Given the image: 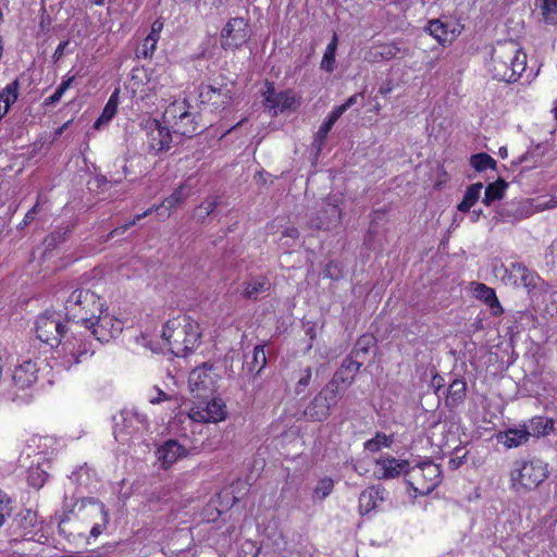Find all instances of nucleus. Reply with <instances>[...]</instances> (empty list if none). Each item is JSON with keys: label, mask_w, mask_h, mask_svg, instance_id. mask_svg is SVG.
<instances>
[{"label": "nucleus", "mask_w": 557, "mask_h": 557, "mask_svg": "<svg viewBox=\"0 0 557 557\" xmlns=\"http://www.w3.org/2000/svg\"><path fill=\"white\" fill-rule=\"evenodd\" d=\"M527 66V54L515 40L498 41L491 51L488 70L500 82L513 83Z\"/></svg>", "instance_id": "f257e3e1"}, {"label": "nucleus", "mask_w": 557, "mask_h": 557, "mask_svg": "<svg viewBox=\"0 0 557 557\" xmlns=\"http://www.w3.org/2000/svg\"><path fill=\"white\" fill-rule=\"evenodd\" d=\"M162 337L173 355L185 357L199 346L201 329L190 317L178 315L164 324Z\"/></svg>", "instance_id": "f03ea898"}, {"label": "nucleus", "mask_w": 557, "mask_h": 557, "mask_svg": "<svg viewBox=\"0 0 557 557\" xmlns=\"http://www.w3.org/2000/svg\"><path fill=\"white\" fill-rule=\"evenodd\" d=\"M549 475L548 463L540 458L517 459L509 472L510 487L519 492L536 490Z\"/></svg>", "instance_id": "7ed1b4c3"}, {"label": "nucleus", "mask_w": 557, "mask_h": 557, "mask_svg": "<svg viewBox=\"0 0 557 557\" xmlns=\"http://www.w3.org/2000/svg\"><path fill=\"white\" fill-rule=\"evenodd\" d=\"M103 302L89 289H75L65 300V314L69 320L83 324L85 327L102 313Z\"/></svg>", "instance_id": "20e7f679"}, {"label": "nucleus", "mask_w": 557, "mask_h": 557, "mask_svg": "<svg viewBox=\"0 0 557 557\" xmlns=\"http://www.w3.org/2000/svg\"><path fill=\"white\" fill-rule=\"evenodd\" d=\"M441 482V468L433 461L408 467L406 483L418 494H430Z\"/></svg>", "instance_id": "39448f33"}, {"label": "nucleus", "mask_w": 557, "mask_h": 557, "mask_svg": "<svg viewBox=\"0 0 557 557\" xmlns=\"http://www.w3.org/2000/svg\"><path fill=\"white\" fill-rule=\"evenodd\" d=\"M333 379L314 396L304 411V414L315 421H322L330 416L343 395V388Z\"/></svg>", "instance_id": "423d86ee"}, {"label": "nucleus", "mask_w": 557, "mask_h": 557, "mask_svg": "<svg viewBox=\"0 0 557 557\" xmlns=\"http://www.w3.org/2000/svg\"><path fill=\"white\" fill-rule=\"evenodd\" d=\"M164 117L169 123L172 122L174 133L185 137H194L205 128L199 122L198 114L190 112L185 101L173 102L165 110Z\"/></svg>", "instance_id": "0eeeda50"}, {"label": "nucleus", "mask_w": 557, "mask_h": 557, "mask_svg": "<svg viewBox=\"0 0 557 557\" xmlns=\"http://www.w3.org/2000/svg\"><path fill=\"white\" fill-rule=\"evenodd\" d=\"M190 190L191 186L188 184V182H185L184 184L180 185L168 198H165L160 206H153L146 210L144 213L135 215L131 222L114 228L108 234L107 239L113 238L116 235L124 234L131 226L135 225L139 220L149 215L153 211H160L161 209H164L166 212H160V214L163 215V218H169L171 215V210L184 203L185 200L190 196Z\"/></svg>", "instance_id": "6e6552de"}, {"label": "nucleus", "mask_w": 557, "mask_h": 557, "mask_svg": "<svg viewBox=\"0 0 557 557\" xmlns=\"http://www.w3.org/2000/svg\"><path fill=\"white\" fill-rule=\"evenodd\" d=\"M219 375L213 371V367L202 363L201 367L194 369L188 376V385L197 399H209L213 396L218 387Z\"/></svg>", "instance_id": "1a4fd4ad"}, {"label": "nucleus", "mask_w": 557, "mask_h": 557, "mask_svg": "<svg viewBox=\"0 0 557 557\" xmlns=\"http://www.w3.org/2000/svg\"><path fill=\"white\" fill-rule=\"evenodd\" d=\"M65 325L61 322L60 313L46 310L36 320V334L38 339L51 347L61 344L64 336Z\"/></svg>", "instance_id": "9d476101"}, {"label": "nucleus", "mask_w": 557, "mask_h": 557, "mask_svg": "<svg viewBox=\"0 0 557 557\" xmlns=\"http://www.w3.org/2000/svg\"><path fill=\"white\" fill-rule=\"evenodd\" d=\"M114 421L113 435L122 444H126L147 425L145 416L129 410H122L117 417H114Z\"/></svg>", "instance_id": "9b49d317"}, {"label": "nucleus", "mask_w": 557, "mask_h": 557, "mask_svg": "<svg viewBox=\"0 0 557 557\" xmlns=\"http://www.w3.org/2000/svg\"><path fill=\"white\" fill-rule=\"evenodd\" d=\"M233 84L220 87L212 85H201L199 87V101L211 111H221L226 109L233 99Z\"/></svg>", "instance_id": "f8f14e48"}, {"label": "nucleus", "mask_w": 557, "mask_h": 557, "mask_svg": "<svg viewBox=\"0 0 557 557\" xmlns=\"http://www.w3.org/2000/svg\"><path fill=\"white\" fill-rule=\"evenodd\" d=\"M199 405L191 408L189 418L197 422H220L226 418V406L221 398L199 399Z\"/></svg>", "instance_id": "ddd939ff"}, {"label": "nucleus", "mask_w": 557, "mask_h": 557, "mask_svg": "<svg viewBox=\"0 0 557 557\" xmlns=\"http://www.w3.org/2000/svg\"><path fill=\"white\" fill-rule=\"evenodd\" d=\"M250 36L248 22L243 17L231 18L221 32V45L224 49L243 46Z\"/></svg>", "instance_id": "4468645a"}, {"label": "nucleus", "mask_w": 557, "mask_h": 557, "mask_svg": "<svg viewBox=\"0 0 557 557\" xmlns=\"http://www.w3.org/2000/svg\"><path fill=\"white\" fill-rule=\"evenodd\" d=\"M86 329L90 330L99 342H109L122 333L123 322L102 310Z\"/></svg>", "instance_id": "2eb2a0df"}, {"label": "nucleus", "mask_w": 557, "mask_h": 557, "mask_svg": "<svg viewBox=\"0 0 557 557\" xmlns=\"http://www.w3.org/2000/svg\"><path fill=\"white\" fill-rule=\"evenodd\" d=\"M143 127L150 150L161 152L170 148L172 136L166 126H162L156 119H148L143 124Z\"/></svg>", "instance_id": "dca6fc26"}, {"label": "nucleus", "mask_w": 557, "mask_h": 557, "mask_svg": "<svg viewBox=\"0 0 557 557\" xmlns=\"http://www.w3.org/2000/svg\"><path fill=\"white\" fill-rule=\"evenodd\" d=\"M409 462L407 460H398L394 457H382L376 460L375 474L377 479L389 480L398 478L408 470Z\"/></svg>", "instance_id": "f3484780"}, {"label": "nucleus", "mask_w": 557, "mask_h": 557, "mask_svg": "<svg viewBox=\"0 0 557 557\" xmlns=\"http://www.w3.org/2000/svg\"><path fill=\"white\" fill-rule=\"evenodd\" d=\"M311 380L312 368L310 366L300 367L292 373L286 386V394H293L294 397L305 398Z\"/></svg>", "instance_id": "a211bd4d"}, {"label": "nucleus", "mask_w": 557, "mask_h": 557, "mask_svg": "<svg viewBox=\"0 0 557 557\" xmlns=\"http://www.w3.org/2000/svg\"><path fill=\"white\" fill-rule=\"evenodd\" d=\"M38 380V367L36 362L26 360L13 370L12 382L18 389L32 387Z\"/></svg>", "instance_id": "6ab92c4d"}, {"label": "nucleus", "mask_w": 557, "mask_h": 557, "mask_svg": "<svg viewBox=\"0 0 557 557\" xmlns=\"http://www.w3.org/2000/svg\"><path fill=\"white\" fill-rule=\"evenodd\" d=\"M37 527V515L36 512L25 509L21 510L12 521L11 532L12 534L23 537L30 539L35 534Z\"/></svg>", "instance_id": "aec40b11"}, {"label": "nucleus", "mask_w": 557, "mask_h": 557, "mask_svg": "<svg viewBox=\"0 0 557 557\" xmlns=\"http://www.w3.org/2000/svg\"><path fill=\"white\" fill-rule=\"evenodd\" d=\"M533 213V206L529 199L512 200L504 203L499 209V216L506 221H517L529 218Z\"/></svg>", "instance_id": "412c9836"}, {"label": "nucleus", "mask_w": 557, "mask_h": 557, "mask_svg": "<svg viewBox=\"0 0 557 557\" xmlns=\"http://www.w3.org/2000/svg\"><path fill=\"white\" fill-rule=\"evenodd\" d=\"M187 450L175 440L166 441L162 446L156 450V456L161 461L162 467L168 469L175 463L180 458L184 457Z\"/></svg>", "instance_id": "4be33fe9"}, {"label": "nucleus", "mask_w": 557, "mask_h": 557, "mask_svg": "<svg viewBox=\"0 0 557 557\" xmlns=\"http://www.w3.org/2000/svg\"><path fill=\"white\" fill-rule=\"evenodd\" d=\"M385 499V490L381 486H371L359 495V512L364 516L377 507L379 502Z\"/></svg>", "instance_id": "5701e85b"}, {"label": "nucleus", "mask_w": 557, "mask_h": 557, "mask_svg": "<svg viewBox=\"0 0 557 557\" xmlns=\"http://www.w3.org/2000/svg\"><path fill=\"white\" fill-rule=\"evenodd\" d=\"M362 362L354 359L350 356H347L338 370L333 375V380L339 384H344L345 386H349L355 381V376L359 372Z\"/></svg>", "instance_id": "b1692460"}, {"label": "nucleus", "mask_w": 557, "mask_h": 557, "mask_svg": "<svg viewBox=\"0 0 557 557\" xmlns=\"http://www.w3.org/2000/svg\"><path fill=\"white\" fill-rule=\"evenodd\" d=\"M403 54V57L409 55L410 51L407 48H401L396 42L385 44L377 47H374L369 52V60L373 62H379L382 60H392L396 58L398 54Z\"/></svg>", "instance_id": "393cba45"}, {"label": "nucleus", "mask_w": 557, "mask_h": 557, "mask_svg": "<svg viewBox=\"0 0 557 557\" xmlns=\"http://www.w3.org/2000/svg\"><path fill=\"white\" fill-rule=\"evenodd\" d=\"M509 273L516 286H523L528 289H532L536 286L535 273L530 271L523 263H512Z\"/></svg>", "instance_id": "a878e982"}, {"label": "nucleus", "mask_w": 557, "mask_h": 557, "mask_svg": "<svg viewBox=\"0 0 557 557\" xmlns=\"http://www.w3.org/2000/svg\"><path fill=\"white\" fill-rule=\"evenodd\" d=\"M474 295L478 299L483 300L492 310L493 315L503 313V308L496 297L495 290L485 284L478 283L474 288Z\"/></svg>", "instance_id": "bb28decb"}, {"label": "nucleus", "mask_w": 557, "mask_h": 557, "mask_svg": "<svg viewBox=\"0 0 557 557\" xmlns=\"http://www.w3.org/2000/svg\"><path fill=\"white\" fill-rule=\"evenodd\" d=\"M221 203L219 196L207 197L194 211V219L201 224H206L210 216L215 215V210Z\"/></svg>", "instance_id": "cd10ccee"}, {"label": "nucleus", "mask_w": 557, "mask_h": 557, "mask_svg": "<svg viewBox=\"0 0 557 557\" xmlns=\"http://www.w3.org/2000/svg\"><path fill=\"white\" fill-rule=\"evenodd\" d=\"M531 433L527 429H509L498 435L507 448L518 447L528 442Z\"/></svg>", "instance_id": "c85d7f7f"}, {"label": "nucleus", "mask_w": 557, "mask_h": 557, "mask_svg": "<svg viewBox=\"0 0 557 557\" xmlns=\"http://www.w3.org/2000/svg\"><path fill=\"white\" fill-rule=\"evenodd\" d=\"M466 396V382L459 379L454 380L448 387L445 404L449 408L457 407Z\"/></svg>", "instance_id": "c756f323"}, {"label": "nucleus", "mask_w": 557, "mask_h": 557, "mask_svg": "<svg viewBox=\"0 0 557 557\" xmlns=\"http://www.w3.org/2000/svg\"><path fill=\"white\" fill-rule=\"evenodd\" d=\"M86 502L91 506L94 511L98 512L101 516V522L95 523L90 530V535L97 537L107 528V524L109 522V512L104 504L97 499L88 498Z\"/></svg>", "instance_id": "7c9ffc66"}, {"label": "nucleus", "mask_w": 557, "mask_h": 557, "mask_svg": "<svg viewBox=\"0 0 557 557\" xmlns=\"http://www.w3.org/2000/svg\"><path fill=\"white\" fill-rule=\"evenodd\" d=\"M507 187L508 183L503 178H498L496 182L488 184L485 188L482 200L483 203L490 206L494 201L503 199Z\"/></svg>", "instance_id": "2f4dec72"}, {"label": "nucleus", "mask_w": 557, "mask_h": 557, "mask_svg": "<svg viewBox=\"0 0 557 557\" xmlns=\"http://www.w3.org/2000/svg\"><path fill=\"white\" fill-rule=\"evenodd\" d=\"M270 288V283L264 278H256L245 284V288L243 289V297L246 299L257 300L259 299L268 289Z\"/></svg>", "instance_id": "473e14b6"}, {"label": "nucleus", "mask_w": 557, "mask_h": 557, "mask_svg": "<svg viewBox=\"0 0 557 557\" xmlns=\"http://www.w3.org/2000/svg\"><path fill=\"white\" fill-rule=\"evenodd\" d=\"M338 46V36L336 33L333 34V37L329 45L326 46V49L324 51L323 58L320 63L321 70L332 73L335 70V54Z\"/></svg>", "instance_id": "72a5a7b5"}, {"label": "nucleus", "mask_w": 557, "mask_h": 557, "mask_svg": "<svg viewBox=\"0 0 557 557\" xmlns=\"http://www.w3.org/2000/svg\"><path fill=\"white\" fill-rule=\"evenodd\" d=\"M64 349L69 350L65 358V363L71 367L73 364L81 363L83 361V358L88 355L89 352V345L87 343H79L78 347L75 348L72 343L64 342Z\"/></svg>", "instance_id": "f704fd0d"}, {"label": "nucleus", "mask_w": 557, "mask_h": 557, "mask_svg": "<svg viewBox=\"0 0 557 557\" xmlns=\"http://www.w3.org/2000/svg\"><path fill=\"white\" fill-rule=\"evenodd\" d=\"M17 82L9 84L0 92V120L8 113L10 106L17 99Z\"/></svg>", "instance_id": "c9c22d12"}, {"label": "nucleus", "mask_w": 557, "mask_h": 557, "mask_svg": "<svg viewBox=\"0 0 557 557\" xmlns=\"http://www.w3.org/2000/svg\"><path fill=\"white\" fill-rule=\"evenodd\" d=\"M482 188V183L470 185L465 193L462 201L457 207L458 210L461 212H468L479 200Z\"/></svg>", "instance_id": "e433bc0d"}, {"label": "nucleus", "mask_w": 557, "mask_h": 557, "mask_svg": "<svg viewBox=\"0 0 557 557\" xmlns=\"http://www.w3.org/2000/svg\"><path fill=\"white\" fill-rule=\"evenodd\" d=\"M554 429V421L544 417H534L530 420L529 432L533 436H545Z\"/></svg>", "instance_id": "4c0bfd02"}, {"label": "nucleus", "mask_w": 557, "mask_h": 557, "mask_svg": "<svg viewBox=\"0 0 557 557\" xmlns=\"http://www.w3.org/2000/svg\"><path fill=\"white\" fill-rule=\"evenodd\" d=\"M117 103H119V90H115L111 97L109 98L101 115L99 119L95 122L94 127L100 128L102 124L109 123L112 117L115 115L117 110Z\"/></svg>", "instance_id": "58836bf2"}, {"label": "nucleus", "mask_w": 557, "mask_h": 557, "mask_svg": "<svg viewBox=\"0 0 557 557\" xmlns=\"http://www.w3.org/2000/svg\"><path fill=\"white\" fill-rule=\"evenodd\" d=\"M71 233V227L69 225L65 226H59L57 227L52 233H50L44 240V244L46 246V249H54L57 248L61 243H63L67 235Z\"/></svg>", "instance_id": "ea45409f"}, {"label": "nucleus", "mask_w": 557, "mask_h": 557, "mask_svg": "<svg viewBox=\"0 0 557 557\" xmlns=\"http://www.w3.org/2000/svg\"><path fill=\"white\" fill-rule=\"evenodd\" d=\"M248 356H246V360L244 366L247 367L249 372H252L257 369V373H259L262 368L265 366L267 359L265 354L262 347L256 346L252 350L251 360H247Z\"/></svg>", "instance_id": "a19ab883"}, {"label": "nucleus", "mask_w": 557, "mask_h": 557, "mask_svg": "<svg viewBox=\"0 0 557 557\" xmlns=\"http://www.w3.org/2000/svg\"><path fill=\"white\" fill-rule=\"evenodd\" d=\"M324 213L327 215V220H321L318 224L319 228L329 230L333 225H336L341 220L342 212L336 205L327 203Z\"/></svg>", "instance_id": "79ce46f5"}, {"label": "nucleus", "mask_w": 557, "mask_h": 557, "mask_svg": "<svg viewBox=\"0 0 557 557\" xmlns=\"http://www.w3.org/2000/svg\"><path fill=\"white\" fill-rule=\"evenodd\" d=\"M470 164L478 171L482 172L486 169H495L496 161L487 153L481 152L473 154L470 159Z\"/></svg>", "instance_id": "37998d69"}, {"label": "nucleus", "mask_w": 557, "mask_h": 557, "mask_svg": "<svg viewBox=\"0 0 557 557\" xmlns=\"http://www.w3.org/2000/svg\"><path fill=\"white\" fill-rule=\"evenodd\" d=\"M301 104V97L297 94L287 90L281 92V112L286 110L296 111Z\"/></svg>", "instance_id": "c03bdc74"}, {"label": "nucleus", "mask_w": 557, "mask_h": 557, "mask_svg": "<svg viewBox=\"0 0 557 557\" xmlns=\"http://www.w3.org/2000/svg\"><path fill=\"white\" fill-rule=\"evenodd\" d=\"M47 478L48 473L44 468H41L40 465L36 467H30L28 470V483L35 488L42 487Z\"/></svg>", "instance_id": "a18cd8bd"}, {"label": "nucleus", "mask_w": 557, "mask_h": 557, "mask_svg": "<svg viewBox=\"0 0 557 557\" xmlns=\"http://www.w3.org/2000/svg\"><path fill=\"white\" fill-rule=\"evenodd\" d=\"M428 30L440 44L446 42L447 39V25L440 20H432L429 22Z\"/></svg>", "instance_id": "49530a36"}, {"label": "nucleus", "mask_w": 557, "mask_h": 557, "mask_svg": "<svg viewBox=\"0 0 557 557\" xmlns=\"http://www.w3.org/2000/svg\"><path fill=\"white\" fill-rule=\"evenodd\" d=\"M373 344V337L363 335L358 338L355 344L352 351L350 352V357L358 360L359 358L366 356L369 352L371 345Z\"/></svg>", "instance_id": "de8ad7c7"}, {"label": "nucleus", "mask_w": 557, "mask_h": 557, "mask_svg": "<svg viewBox=\"0 0 557 557\" xmlns=\"http://www.w3.org/2000/svg\"><path fill=\"white\" fill-rule=\"evenodd\" d=\"M264 107L268 109L270 114L276 115V107L278 103V98L275 92L274 83H267V91L264 92Z\"/></svg>", "instance_id": "09e8293b"}, {"label": "nucleus", "mask_w": 557, "mask_h": 557, "mask_svg": "<svg viewBox=\"0 0 557 557\" xmlns=\"http://www.w3.org/2000/svg\"><path fill=\"white\" fill-rule=\"evenodd\" d=\"M392 441L383 433L376 435L364 443V448L371 453L379 451L382 447H388Z\"/></svg>", "instance_id": "8fccbe9b"}, {"label": "nucleus", "mask_w": 557, "mask_h": 557, "mask_svg": "<svg viewBox=\"0 0 557 557\" xmlns=\"http://www.w3.org/2000/svg\"><path fill=\"white\" fill-rule=\"evenodd\" d=\"M334 482L330 478L321 479L313 491V496L320 500L327 497L333 491Z\"/></svg>", "instance_id": "3c124183"}, {"label": "nucleus", "mask_w": 557, "mask_h": 557, "mask_svg": "<svg viewBox=\"0 0 557 557\" xmlns=\"http://www.w3.org/2000/svg\"><path fill=\"white\" fill-rule=\"evenodd\" d=\"M333 125H334L333 123L325 120L322 123V125L320 126V128L318 129L315 137H314V141H313V146L317 148L318 151H320L322 149V146H323L330 131L332 129Z\"/></svg>", "instance_id": "603ef678"}, {"label": "nucleus", "mask_w": 557, "mask_h": 557, "mask_svg": "<svg viewBox=\"0 0 557 557\" xmlns=\"http://www.w3.org/2000/svg\"><path fill=\"white\" fill-rule=\"evenodd\" d=\"M157 44L153 40V37L151 39H148L147 37L144 39L141 47L136 50V54L138 58H151L156 51Z\"/></svg>", "instance_id": "864d4df0"}, {"label": "nucleus", "mask_w": 557, "mask_h": 557, "mask_svg": "<svg viewBox=\"0 0 557 557\" xmlns=\"http://www.w3.org/2000/svg\"><path fill=\"white\" fill-rule=\"evenodd\" d=\"M147 398L150 404L158 405L165 400H171L172 395L163 392L158 386H153L150 391L147 392Z\"/></svg>", "instance_id": "5fc2aeb1"}, {"label": "nucleus", "mask_w": 557, "mask_h": 557, "mask_svg": "<svg viewBox=\"0 0 557 557\" xmlns=\"http://www.w3.org/2000/svg\"><path fill=\"white\" fill-rule=\"evenodd\" d=\"M11 498L0 491V527L3 525L5 519L11 516Z\"/></svg>", "instance_id": "6e6d98bb"}, {"label": "nucleus", "mask_w": 557, "mask_h": 557, "mask_svg": "<svg viewBox=\"0 0 557 557\" xmlns=\"http://www.w3.org/2000/svg\"><path fill=\"white\" fill-rule=\"evenodd\" d=\"M73 79H74V77H70L66 81H63L58 86L55 91L49 98L46 99V104H53V103L60 101V99L62 98L65 90L71 86Z\"/></svg>", "instance_id": "4d7b16f0"}, {"label": "nucleus", "mask_w": 557, "mask_h": 557, "mask_svg": "<svg viewBox=\"0 0 557 557\" xmlns=\"http://www.w3.org/2000/svg\"><path fill=\"white\" fill-rule=\"evenodd\" d=\"M545 261L546 264L556 268L557 267V239L554 240L550 246L548 247L546 253H545Z\"/></svg>", "instance_id": "13d9d810"}, {"label": "nucleus", "mask_w": 557, "mask_h": 557, "mask_svg": "<svg viewBox=\"0 0 557 557\" xmlns=\"http://www.w3.org/2000/svg\"><path fill=\"white\" fill-rule=\"evenodd\" d=\"M455 455L456 457L451 458L448 462L449 468L451 470L458 469L463 463L467 456V451H463V448L461 447H457L455 448Z\"/></svg>", "instance_id": "bf43d9fd"}, {"label": "nucleus", "mask_w": 557, "mask_h": 557, "mask_svg": "<svg viewBox=\"0 0 557 557\" xmlns=\"http://www.w3.org/2000/svg\"><path fill=\"white\" fill-rule=\"evenodd\" d=\"M346 111L345 106L341 104L336 107L327 116V121L335 124V122L342 116V114Z\"/></svg>", "instance_id": "052dcab7"}, {"label": "nucleus", "mask_w": 557, "mask_h": 557, "mask_svg": "<svg viewBox=\"0 0 557 557\" xmlns=\"http://www.w3.org/2000/svg\"><path fill=\"white\" fill-rule=\"evenodd\" d=\"M361 97L360 94H355L350 96L344 103L346 110H348L350 107H352L355 103H357L358 98Z\"/></svg>", "instance_id": "680f3d73"}, {"label": "nucleus", "mask_w": 557, "mask_h": 557, "mask_svg": "<svg viewBox=\"0 0 557 557\" xmlns=\"http://www.w3.org/2000/svg\"><path fill=\"white\" fill-rule=\"evenodd\" d=\"M163 26H164V22L162 18H157L152 25H151V29H153L154 32L157 33H160L162 32L163 29Z\"/></svg>", "instance_id": "e2e57ef3"}, {"label": "nucleus", "mask_w": 557, "mask_h": 557, "mask_svg": "<svg viewBox=\"0 0 557 557\" xmlns=\"http://www.w3.org/2000/svg\"><path fill=\"white\" fill-rule=\"evenodd\" d=\"M67 46V41H62L55 49L54 57H61L63 54L64 48Z\"/></svg>", "instance_id": "0e129e2a"}, {"label": "nucleus", "mask_w": 557, "mask_h": 557, "mask_svg": "<svg viewBox=\"0 0 557 557\" xmlns=\"http://www.w3.org/2000/svg\"><path fill=\"white\" fill-rule=\"evenodd\" d=\"M284 236H287V237H290V238H296L298 236V231L295 227H288L284 232Z\"/></svg>", "instance_id": "69168bd1"}, {"label": "nucleus", "mask_w": 557, "mask_h": 557, "mask_svg": "<svg viewBox=\"0 0 557 557\" xmlns=\"http://www.w3.org/2000/svg\"><path fill=\"white\" fill-rule=\"evenodd\" d=\"M34 219H35V215L30 214V212L27 211V213L25 214L24 220H23V225L24 226L28 225Z\"/></svg>", "instance_id": "338daca9"}, {"label": "nucleus", "mask_w": 557, "mask_h": 557, "mask_svg": "<svg viewBox=\"0 0 557 557\" xmlns=\"http://www.w3.org/2000/svg\"><path fill=\"white\" fill-rule=\"evenodd\" d=\"M151 37H153L154 42H158L160 39V33H157L153 29H150V33L147 35V38L151 39Z\"/></svg>", "instance_id": "774afa93"}]
</instances>
